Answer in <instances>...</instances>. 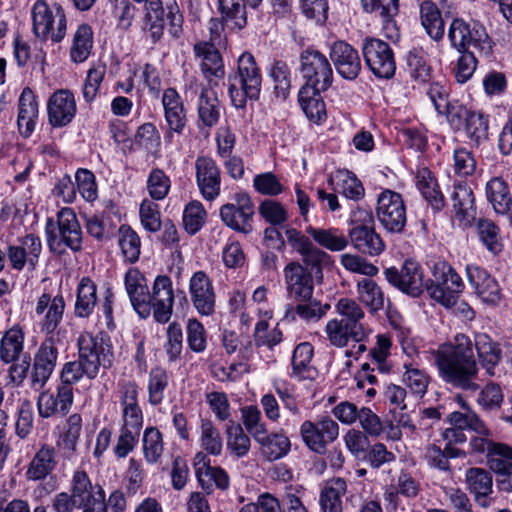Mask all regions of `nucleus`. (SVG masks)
<instances>
[{
	"label": "nucleus",
	"mask_w": 512,
	"mask_h": 512,
	"mask_svg": "<svg viewBox=\"0 0 512 512\" xmlns=\"http://www.w3.org/2000/svg\"><path fill=\"white\" fill-rule=\"evenodd\" d=\"M200 445L210 455L218 456L223 449L219 430L208 419H203L200 426Z\"/></svg>",
	"instance_id": "6e6d98bb"
},
{
	"label": "nucleus",
	"mask_w": 512,
	"mask_h": 512,
	"mask_svg": "<svg viewBox=\"0 0 512 512\" xmlns=\"http://www.w3.org/2000/svg\"><path fill=\"white\" fill-rule=\"evenodd\" d=\"M15 245L22 250L23 255L28 260V267L34 270L42 253V242L39 236L32 233L26 234L19 238Z\"/></svg>",
	"instance_id": "69168bd1"
},
{
	"label": "nucleus",
	"mask_w": 512,
	"mask_h": 512,
	"mask_svg": "<svg viewBox=\"0 0 512 512\" xmlns=\"http://www.w3.org/2000/svg\"><path fill=\"white\" fill-rule=\"evenodd\" d=\"M296 306L287 305L283 317L284 321H294L297 316L306 322L318 321L324 317L330 309L329 304H321L313 296L309 300H296Z\"/></svg>",
	"instance_id": "2f4dec72"
},
{
	"label": "nucleus",
	"mask_w": 512,
	"mask_h": 512,
	"mask_svg": "<svg viewBox=\"0 0 512 512\" xmlns=\"http://www.w3.org/2000/svg\"><path fill=\"white\" fill-rule=\"evenodd\" d=\"M97 286L88 277H83L77 287L74 312L77 317H89L97 304Z\"/></svg>",
	"instance_id": "e433bc0d"
},
{
	"label": "nucleus",
	"mask_w": 512,
	"mask_h": 512,
	"mask_svg": "<svg viewBox=\"0 0 512 512\" xmlns=\"http://www.w3.org/2000/svg\"><path fill=\"white\" fill-rule=\"evenodd\" d=\"M73 388L59 384L56 391L45 390L37 398L38 414L41 418L63 417L73 404Z\"/></svg>",
	"instance_id": "6ab92c4d"
},
{
	"label": "nucleus",
	"mask_w": 512,
	"mask_h": 512,
	"mask_svg": "<svg viewBox=\"0 0 512 512\" xmlns=\"http://www.w3.org/2000/svg\"><path fill=\"white\" fill-rule=\"evenodd\" d=\"M464 289L462 278L445 261H438L432 267V278L426 283L429 296L445 307H452Z\"/></svg>",
	"instance_id": "39448f33"
},
{
	"label": "nucleus",
	"mask_w": 512,
	"mask_h": 512,
	"mask_svg": "<svg viewBox=\"0 0 512 512\" xmlns=\"http://www.w3.org/2000/svg\"><path fill=\"white\" fill-rule=\"evenodd\" d=\"M455 218L463 226H468L476 215L475 198L471 187L466 182H457L451 192Z\"/></svg>",
	"instance_id": "bb28decb"
},
{
	"label": "nucleus",
	"mask_w": 512,
	"mask_h": 512,
	"mask_svg": "<svg viewBox=\"0 0 512 512\" xmlns=\"http://www.w3.org/2000/svg\"><path fill=\"white\" fill-rule=\"evenodd\" d=\"M358 295L360 301L372 311L383 308L384 297L381 288L369 278H364L358 283Z\"/></svg>",
	"instance_id": "bf43d9fd"
},
{
	"label": "nucleus",
	"mask_w": 512,
	"mask_h": 512,
	"mask_svg": "<svg viewBox=\"0 0 512 512\" xmlns=\"http://www.w3.org/2000/svg\"><path fill=\"white\" fill-rule=\"evenodd\" d=\"M463 456H465V453L460 449H450L449 447L441 449L436 443L429 444L424 454L427 464L441 471H450V458Z\"/></svg>",
	"instance_id": "3c124183"
},
{
	"label": "nucleus",
	"mask_w": 512,
	"mask_h": 512,
	"mask_svg": "<svg viewBox=\"0 0 512 512\" xmlns=\"http://www.w3.org/2000/svg\"><path fill=\"white\" fill-rule=\"evenodd\" d=\"M330 59L338 74L347 80H354L361 71L358 51L345 41H336L330 47Z\"/></svg>",
	"instance_id": "4be33fe9"
},
{
	"label": "nucleus",
	"mask_w": 512,
	"mask_h": 512,
	"mask_svg": "<svg viewBox=\"0 0 512 512\" xmlns=\"http://www.w3.org/2000/svg\"><path fill=\"white\" fill-rule=\"evenodd\" d=\"M47 244L52 253L62 255L67 249L82 250L83 233L75 212L63 208L58 212L57 225L48 219L45 227Z\"/></svg>",
	"instance_id": "f03ea898"
},
{
	"label": "nucleus",
	"mask_w": 512,
	"mask_h": 512,
	"mask_svg": "<svg viewBox=\"0 0 512 512\" xmlns=\"http://www.w3.org/2000/svg\"><path fill=\"white\" fill-rule=\"evenodd\" d=\"M283 274L287 296L290 299L309 300L313 296V275L308 268L292 261L285 266Z\"/></svg>",
	"instance_id": "f3484780"
},
{
	"label": "nucleus",
	"mask_w": 512,
	"mask_h": 512,
	"mask_svg": "<svg viewBox=\"0 0 512 512\" xmlns=\"http://www.w3.org/2000/svg\"><path fill=\"white\" fill-rule=\"evenodd\" d=\"M262 76L250 53H243L238 59L237 72L229 77V95L236 108H244L248 99L257 100L260 95Z\"/></svg>",
	"instance_id": "7ed1b4c3"
},
{
	"label": "nucleus",
	"mask_w": 512,
	"mask_h": 512,
	"mask_svg": "<svg viewBox=\"0 0 512 512\" xmlns=\"http://www.w3.org/2000/svg\"><path fill=\"white\" fill-rule=\"evenodd\" d=\"M327 339L335 347H345L350 340L361 342L365 338L349 324L344 323L338 318L331 319L325 327Z\"/></svg>",
	"instance_id": "c03bdc74"
},
{
	"label": "nucleus",
	"mask_w": 512,
	"mask_h": 512,
	"mask_svg": "<svg viewBox=\"0 0 512 512\" xmlns=\"http://www.w3.org/2000/svg\"><path fill=\"white\" fill-rule=\"evenodd\" d=\"M82 432V417L80 414H72L67 420L57 440V446L63 455L70 459L77 450L78 440Z\"/></svg>",
	"instance_id": "58836bf2"
},
{
	"label": "nucleus",
	"mask_w": 512,
	"mask_h": 512,
	"mask_svg": "<svg viewBox=\"0 0 512 512\" xmlns=\"http://www.w3.org/2000/svg\"><path fill=\"white\" fill-rule=\"evenodd\" d=\"M477 228L480 240L484 246L493 254L501 252L503 245L497 225L489 219H480Z\"/></svg>",
	"instance_id": "e2e57ef3"
},
{
	"label": "nucleus",
	"mask_w": 512,
	"mask_h": 512,
	"mask_svg": "<svg viewBox=\"0 0 512 512\" xmlns=\"http://www.w3.org/2000/svg\"><path fill=\"white\" fill-rule=\"evenodd\" d=\"M451 45L459 52L477 50L484 55L492 52V41L483 25L477 22H466L463 19H454L448 30Z\"/></svg>",
	"instance_id": "423d86ee"
},
{
	"label": "nucleus",
	"mask_w": 512,
	"mask_h": 512,
	"mask_svg": "<svg viewBox=\"0 0 512 512\" xmlns=\"http://www.w3.org/2000/svg\"><path fill=\"white\" fill-rule=\"evenodd\" d=\"M299 61L305 80L303 86L328 90L333 82V70L328 58L318 50L307 48L301 52Z\"/></svg>",
	"instance_id": "0eeeda50"
},
{
	"label": "nucleus",
	"mask_w": 512,
	"mask_h": 512,
	"mask_svg": "<svg viewBox=\"0 0 512 512\" xmlns=\"http://www.w3.org/2000/svg\"><path fill=\"white\" fill-rule=\"evenodd\" d=\"M420 19L427 34L438 41L444 36V21L437 5L431 0H425L420 5Z\"/></svg>",
	"instance_id": "37998d69"
},
{
	"label": "nucleus",
	"mask_w": 512,
	"mask_h": 512,
	"mask_svg": "<svg viewBox=\"0 0 512 512\" xmlns=\"http://www.w3.org/2000/svg\"><path fill=\"white\" fill-rule=\"evenodd\" d=\"M324 91L326 90L302 86L298 94L303 112L310 121L315 123L321 122L326 117L325 103L321 97V92Z\"/></svg>",
	"instance_id": "72a5a7b5"
},
{
	"label": "nucleus",
	"mask_w": 512,
	"mask_h": 512,
	"mask_svg": "<svg viewBox=\"0 0 512 512\" xmlns=\"http://www.w3.org/2000/svg\"><path fill=\"white\" fill-rule=\"evenodd\" d=\"M93 46V32L88 24L78 26L70 48L71 60L75 63L84 62L90 55Z\"/></svg>",
	"instance_id": "de8ad7c7"
},
{
	"label": "nucleus",
	"mask_w": 512,
	"mask_h": 512,
	"mask_svg": "<svg viewBox=\"0 0 512 512\" xmlns=\"http://www.w3.org/2000/svg\"><path fill=\"white\" fill-rule=\"evenodd\" d=\"M314 349L308 342L298 344L292 355V376L299 380L313 379L316 369L312 366Z\"/></svg>",
	"instance_id": "ea45409f"
},
{
	"label": "nucleus",
	"mask_w": 512,
	"mask_h": 512,
	"mask_svg": "<svg viewBox=\"0 0 512 512\" xmlns=\"http://www.w3.org/2000/svg\"><path fill=\"white\" fill-rule=\"evenodd\" d=\"M251 446L250 438L244 433L240 424L232 423L227 428V448L237 457L248 454Z\"/></svg>",
	"instance_id": "680f3d73"
},
{
	"label": "nucleus",
	"mask_w": 512,
	"mask_h": 512,
	"mask_svg": "<svg viewBox=\"0 0 512 512\" xmlns=\"http://www.w3.org/2000/svg\"><path fill=\"white\" fill-rule=\"evenodd\" d=\"M24 334L18 326H14L3 335L0 342V358L5 363L18 359L23 350Z\"/></svg>",
	"instance_id": "09e8293b"
},
{
	"label": "nucleus",
	"mask_w": 512,
	"mask_h": 512,
	"mask_svg": "<svg viewBox=\"0 0 512 512\" xmlns=\"http://www.w3.org/2000/svg\"><path fill=\"white\" fill-rule=\"evenodd\" d=\"M474 347L486 372L494 374V367L501 359L498 344L484 333L476 335L474 342L465 334H457L453 341L440 345L434 352L439 376L446 384L463 391L479 390Z\"/></svg>",
	"instance_id": "f257e3e1"
},
{
	"label": "nucleus",
	"mask_w": 512,
	"mask_h": 512,
	"mask_svg": "<svg viewBox=\"0 0 512 512\" xmlns=\"http://www.w3.org/2000/svg\"><path fill=\"white\" fill-rule=\"evenodd\" d=\"M307 233L322 247L331 251H342L348 246V239L335 229L309 227Z\"/></svg>",
	"instance_id": "864d4df0"
},
{
	"label": "nucleus",
	"mask_w": 512,
	"mask_h": 512,
	"mask_svg": "<svg viewBox=\"0 0 512 512\" xmlns=\"http://www.w3.org/2000/svg\"><path fill=\"white\" fill-rule=\"evenodd\" d=\"M198 118L203 127L215 126L220 118V103L216 92L210 88H202L198 100Z\"/></svg>",
	"instance_id": "4c0bfd02"
},
{
	"label": "nucleus",
	"mask_w": 512,
	"mask_h": 512,
	"mask_svg": "<svg viewBox=\"0 0 512 512\" xmlns=\"http://www.w3.org/2000/svg\"><path fill=\"white\" fill-rule=\"evenodd\" d=\"M347 484L342 478H336L321 491L319 504L322 512H343L342 496L346 494Z\"/></svg>",
	"instance_id": "79ce46f5"
},
{
	"label": "nucleus",
	"mask_w": 512,
	"mask_h": 512,
	"mask_svg": "<svg viewBox=\"0 0 512 512\" xmlns=\"http://www.w3.org/2000/svg\"><path fill=\"white\" fill-rule=\"evenodd\" d=\"M300 434L309 449L323 454L327 445L338 438L339 426L330 417H323L316 422L306 420L301 424Z\"/></svg>",
	"instance_id": "f8f14e48"
},
{
	"label": "nucleus",
	"mask_w": 512,
	"mask_h": 512,
	"mask_svg": "<svg viewBox=\"0 0 512 512\" xmlns=\"http://www.w3.org/2000/svg\"><path fill=\"white\" fill-rule=\"evenodd\" d=\"M384 276L392 286L412 297L420 296L426 289L422 267L411 259H407L400 269L386 268Z\"/></svg>",
	"instance_id": "9b49d317"
},
{
	"label": "nucleus",
	"mask_w": 512,
	"mask_h": 512,
	"mask_svg": "<svg viewBox=\"0 0 512 512\" xmlns=\"http://www.w3.org/2000/svg\"><path fill=\"white\" fill-rule=\"evenodd\" d=\"M457 401L464 408V411H454L448 414L447 421L460 430H471L479 435H489L490 430L480 417L469 408L462 396H457Z\"/></svg>",
	"instance_id": "7c9ffc66"
},
{
	"label": "nucleus",
	"mask_w": 512,
	"mask_h": 512,
	"mask_svg": "<svg viewBox=\"0 0 512 512\" xmlns=\"http://www.w3.org/2000/svg\"><path fill=\"white\" fill-rule=\"evenodd\" d=\"M399 0H361L362 6L366 12L375 13L382 18L383 28L388 37H392L391 32L395 28L394 16L398 13Z\"/></svg>",
	"instance_id": "a18cd8bd"
},
{
	"label": "nucleus",
	"mask_w": 512,
	"mask_h": 512,
	"mask_svg": "<svg viewBox=\"0 0 512 512\" xmlns=\"http://www.w3.org/2000/svg\"><path fill=\"white\" fill-rule=\"evenodd\" d=\"M269 76L274 84V94L278 99L286 100L291 90V70L283 60H275L270 67Z\"/></svg>",
	"instance_id": "8fccbe9b"
},
{
	"label": "nucleus",
	"mask_w": 512,
	"mask_h": 512,
	"mask_svg": "<svg viewBox=\"0 0 512 512\" xmlns=\"http://www.w3.org/2000/svg\"><path fill=\"white\" fill-rule=\"evenodd\" d=\"M466 482L475 501L484 508L491 504L489 495L492 493L493 481L491 474L482 468H470L466 472Z\"/></svg>",
	"instance_id": "c85d7f7f"
},
{
	"label": "nucleus",
	"mask_w": 512,
	"mask_h": 512,
	"mask_svg": "<svg viewBox=\"0 0 512 512\" xmlns=\"http://www.w3.org/2000/svg\"><path fill=\"white\" fill-rule=\"evenodd\" d=\"M362 53L366 65L378 78H391L396 70L394 53L388 43L367 37L362 43Z\"/></svg>",
	"instance_id": "9d476101"
},
{
	"label": "nucleus",
	"mask_w": 512,
	"mask_h": 512,
	"mask_svg": "<svg viewBox=\"0 0 512 512\" xmlns=\"http://www.w3.org/2000/svg\"><path fill=\"white\" fill-rule=\"evenodd\" d=\"M165 121L168 125V132L165 140L170 142L173 133L182 134L186 124L187 115L183 101L174 88H167L162 96Z\"/></svg>",
	"instance_id": "393cba45"
},
{
	"label": "nucleus",
	"mask_w": 512,
	"mask_h": 512,
	"mask_svg": "<svg viewBox=\"0 0 512 512\" xmlns=\"http://www.w3.org/2000/svg\"><path fill=\"white\" fill-rule=\"evenodd\" d=\"M57 465L55 449L47 444L35 453L25 472L26 478L32 481L45 479Z\"/></svg>",
	"instance_id": "c756f323"
},
{
	"label": "nucleus",
	"mask_w": 512,
	"mask_h": 512,
	"mask_svg": "<svg viewBox=\"0 0 512 512\" xmlns=\"http://www.w3.org/2000/svg\"><path fill=\"white\" fill-rule=\"evenodd\" d=\"M146 187L150 197L159 201L168 195L171 181L162 169L154 168L148 175Z\"/></svg>",
	"instance_id": "0e129e2a"
},
{
	"label": "nucleus",
	"mask_w": 512,
	"mask_h": 512,
	"mask_svg": "<svg viewBox=\"0 0 512 512\" xmlns=\"http://www.w3.org/2000/svg\"><path fill=\"white\" fill-rule=\"evenodd\" d=\"M403 382L410 392L418 397H423L430 382L428 374L413 363H404Z\"/></svg>",
	"instance_id": "5fc2aeb1"
},
{
	"label": "nucleus",
	"mask_w": 512,
	"mask_h": 512,
	"mask_svg": "<svg viewBox=\"0 0 512 512\" xmlns=\"http://www.w3.org/2000/svg\"><path fill=\"white\" fill-rule=\"evenodd\" d=\"M487 200L499 214L507 213L512 204V197L507 183L501 177H493L486 183Z\"/></svg>",
	"instance_id": "a19ab883"
},
{
	"label": "nucleus",
	"mask_w": 512,
	"mask_h": 512,
	"mask_svg": "<svg viewBox=\"0 0 512 512\" xmlns=\"http://www.w3.org/2000/svg\"><path fill=\"white\" fill-rule=\"evenodd\" d=\"M149 315L153 311L155 320L167 323L172 315L174 293L172 281L167 275H158L153 283L152 292L149 291Z\"/></svg>",
	"instance_id": "a211bd4d"
},
{
	"label": "nucleus",
	"mask_w": 512,
	"mask_h": 512,
	"mask_svg": "<svg viewBox=\"0 0 512 512\" xmlns=\"http://www.w3.org/2000/svg\"><path fill=\"white\" fill-rule=\"evenodd\" d=\"M164 450L162 433L156 427H148L143 433V453L148 463L159 461Z\"/></svg>",
	"instance_id": "13d9d810"
},
{
	"label": "nucleus",
	"mask_w": 512,
	"mask_h": 512,
	"mask_svg": "<svg viewBox=\"0 0 512 512\" xmlns=\"http://www.w3.org/2000/svg\"><path fill=\"white\" fill-rule=\"evenodd\" d=\"M416 186L423 198L436 211L445 206V199L439 189L438 182L432 172L427 168L418 170L416 175Z\"/></svg>",
	"instance_id": "f704fd0d"
},
{
	"label": "nucleus",
	"mask_w": 512,
	"mask_h": 512,
	"mask_svg": "<svg viewBox=\"0 0 512 512\" xmlns=\"http://www.w3.org/2000/svg\"><path fill=\"white\" fill-rule=\"evenodd\" d=\"M195 56L200 60L201 71L211 81L213 77L224 76V65L217 45L213 42L201 41L194 45Z\"/></svg>",
	"instance_id": "cd10ccee"
},
{
	"label": "nucleus",
	"mask_w": 512,
	"mask_h": 512,
	"mask_svg": "<svg viewBox=\"0 0 512 512\" xmlns=\"http://www.w3.org/2000/svg\"><path fill=\"white\" fill-rule=\"evenodd\" d=\"M82 512H106L105 494L100 486H93L84 471H76L72 479V494Z\"/></svg>",
	"instance_id": "2eb2a0df"
},
{
	"label": "nucleus",
	"mask_w": 512,
	"mask_h": 512,
	"mask_svg": "<svg viewBox=\"0 0 512 512\" xmlns=\"http://www.w3.org/2000/svg\"><path fill=\"white\" fill-rule=\"evenodd\" d=\"M191 302L202 316H210L215 311L216 295L212 280L204 271H196L189 281Z\"/></svg>",
	"instance_id": "aec40b11"
},
{
	"label": "nucleus",
	"mask_w": 512,
	"mask_h": 512,
	"mask_svg": "<svg viewBox=\"0 0 512 512\" xmlns=\"http://www.w3.org/2000/svg\"><path fill=\"white\" fill-rule=\"evenodd\" d=\"M76 111V100L70 90H57L48 100V120L53 127L67 126L75 117Z\"/></svg>",
	"instance_id": "5701e85b"
},
{
	"label": "nucleus",
	"mask_w": 512,
	"mask_h": 512,
	"mask_svg": "<svg viewBox=\"0 0 512 512\" xmlns=\"http://www.w3.org/2000/svg\"><path fill=\"white\" fill-rule=\"evenodd\" d=\"M254 205L246 193H237L235 203H227L220 208V217L229 228L249 234L253 227Z\"/></svg>",
	"instance_id": "4468645a"
},
{
	"label": "nucleus",
	"mask_w": 512,
	"mask_h": 512,
	"mask_svg": "<svg viewBox=\"0 0 512 512\" xmlns=\"http://www.w3.org/2000/svg\"><path fill=\"white\" fill-rule=\"evenodd\" d=\"M358 214L361 217L362 223L357 224L349 231V238L353 247L359 252L370 256L381 254L385 245L372 226L374 222L372 213L359 210Z\"/></svg>",
	"instance_id": "ddd939ff"
},
{
	"label": "nucleus",
	"mask_w": 512,
	"mask_h": 512,
	"mask_svg": "<svg viewBox=\"0 0 512 512\" xmlns=\"http://www.w3.org/2000/svg\"><path fill=\"white\" fill-rule=\"evenodd\" d=\"M119 246L126 261L135 263L140 256V238L129 226L122 225L119 228Z\"/></svg>",
	"instance_id": "4d7b16f0"
},
{
	"label": "nucleus",
	"mask_w": 512,
	"mask_h": 512,
	"mask_svg": "<svg viewBox=\"0 0 512 512\" xmlns=\"http://www.w3.org/2000/svg\"><path fill=\"white\" fill-rule=\"evenodd\" d=\"M376 215L389 233H400L407 222L406 207L402 196L392 190H385L377 200Z\"/></svg>",
	"instance_id": "1a4fd4ad"
},
{
	"label": "nucleus",
	"mask_w": 512,
	"mask_h": 512,
	"mask_svg": "<svg viewBox=\"0 0 512 512\" xmlns=\"http://www.w3.org/2000/svg\"><path fill=\"white\" fill-rule=\"evenodd\" d=\"M206 211L199 201L190 202L183 213V224L189 234L198 232L204 224Z\"/></svg>",
	"instance_id": "774afa93"
},
{
	"label": "nucleus",
	"mask_w": 512,
	"mask_h": 512,
	"mask_svg": "<svg viewBox=\"0 0 512 512\" xmlns=\"http://www.w3.org/2000/svg\"><path fill=\"white\" fill-rule=\"evenodd\" d=\"M488 465L498 476L512 469V448L506 444H498L488 457Z\"/></svg>",
	"instance_id": "338daca9"
},
{
	"label": "nucleus",
	"mask_w": 512,
	"mask_h": 512,
	"mask_svg": "<svg viewBox=\"0 0 512 512\" xmlns=\"http://www.w3.org/2000/svg\"><path fill=\"white\" fill-rule=\"evenodd\" d=\"M58 348L53 337L45 339L34 356L30 373L31 388L35 391L42 389L55 369Z\"/></svg>",
	"instance_id": "dca6fc26"
},
{
	"label": "nucleus",
	"mask_w": 512,
	"mask_h": 512,
	"mask_svg": "<svg viewBox=\"0 0 512 512\" xmlns=\"http://www.w3.org/2000/svg\"><path fill=\"white\" fill-rule=\"evenodd\" d=\"M124 285L130 303L135 312L143 319L149 317V288L147 279L137 268H130L125 273Z\"/></svg>",
	"instance_id": "b1692460"
},
{
	"label": "nucleus",
	"mask_w": 512,
	"mask_h": 512,
	"mask_svg": "<svg viewBox=\"0 0 512 512\" xmlns=\"http://www.w3.org/2000/svg\"><path fill=\"white\" fill-rule=\"evenodd\" d=\"M335 185V191L351 200H359L364 196V188L356 176L347 171H338L331 178Z\"/></svg>",
	"instance_id": "603ef678"
},
{
	"label": "nucleus",
	"mask_w": 512,
	"mask_h": 512,
	"mask_svg": "<svg viewBox=\"0 0 512 512\" xmlns=\"http://www.w3.org/2000/svg\"><path fill=\"white\" fill-rule=\"evenodd\" d=\"M335 310L341 318L339 320L349 324L352 328L358 331L365 337V330L362 320L365 313L360 305L351 298H341L335 305Z\"/></svg>",
	"instance_id": "49530a36"
},
{
	"label": "nucleus",
	"mask_w": 512,
	"mask_h": 512,
	"mask_svg": "<svg viewBox=\"0 0 512 512\" xmlns=\"http://www.w3.org/2000/svg\"><path fill=\"white\" fill-rule=\"evenodd\" d=\"M262 0H219L223 21L231 29H242L247 23L246 4L256 8Z\"/></svg>",
	"instance_id": "473e14b6"
},
{
	"label": "nucleus",
	"mask_w": 512,
	"mask_h": 512,
	"mask_svg": "<svg viewBox=\"0 0 512 512\" xmlns=\"http://www.w3.org/2000/svg\"><path fill=\"white\" fill-rule=\"evenodd\" d=\"M196 182L205 200L213 201L220 194L221 172L216 162L207 156L195 161Z\"/></svg>",
	"instance_id": "412c9836"
},
{
	"label": "nucleus",
	"mask_w": 512,
	"mask_h": 512,
	"mask_svg": "<svg viewBox=\"0 0 512 512\" xmlns=\"http://www.w3.org/2000/svg\"><path fill=\"white\" fill-rule=\"evenodd\" d=\"M33 32L41 41L50 39L61 42L67 29V19L63 7L54 4L50 7L45 0H37L32 7Z\"/></svg>",
	"instance_id": "20e7f679"
},
{
	"label": "nucleus",
	"mask_w": 512,
	"mask_h": 512,
	"mask_svg": "<svg viewBox=\"0 0 512 512\" xmlns=\"http://www.w3.org/2000/svg\"><path fill=\"white\" fill-rule=\"evenodd\" d=\"M169 376L162 368H154L149 373L148 380V401L151 405L157 406L164 399V391L168 386Z\"/></svg>",
	"instance_id": "052dcab7"
},
{
	"label": "nucleus",
	"mask_w": 512,
	"mask_h": 512,
	"mask_svg": "<svg viewBox=\"0 0 512 512\" xmlns=\"http://www.w3.org/2000/svg\"><path fill=\"white\" fill-rule=\"evenodd\" d=\"M79 359L86 368V376L94 379L99 368H109L112 364L111 347L103 339L93 337L89 333L81 334L78 338Z\"/></svg>",
	"instance_id": "6e6552de"
},
{
	"label": "nucleus",
	"mask_w": 512,
	"mask_h": 512,
	"mask_svg": "<svg viewBox=\"0 0 512 512\" xmlns=\"http://www.w3.org/2000/svg\"><path fill=\"white\" fill-rule=\"evenodd\" d=\"M65 310V300L61 294L52 297L48 293H43L37 300L35 313L43 315L41 320V329L46 333H53L63 319Z\"/></svg>",
	"instance_id": "a878e982"
},
{
	"label": "nucleus",
	"mask_w": 512,
	"mask_h": 512,
	"mask_svg": "<svg viewBox=\"0 0 512 512\" xmlns=\"http://www.w3.org/2000/svg\"><path fill=\"white\" fill-rule=\"evenodd\" d=\"M260 446L262 455L269 461L282 458L290 451V440L284 433L269 434L264 431L254 439Z\"/></svg>",
	"instance_id": "c9c22d12"
}]
</instances>
